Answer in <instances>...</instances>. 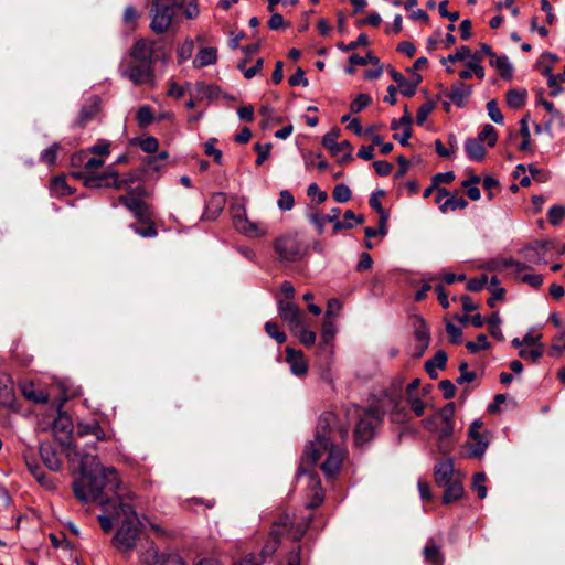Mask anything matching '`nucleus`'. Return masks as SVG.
Returning <instances> with one entry per match:
<instances>
[{
	"label": "nucleus",
	"mask_w": 565,
	"mask_h": 565,
	"mask_svg": "<svg viewBox=\"0 0 565 565\" xmlns=\"http://www.w3.org/2000/svg\"><path fill=\"white\" fill-rule=\"evenodd\" d=\"M13 401V381L8 374H0V406H10Z\"/></svg>",
	"instance_id": "25"
},
{
	"label": "nucleus",
	"mask_w": 565,
	"mask_h": 565,
	"mask_svg": "<svg viewBox=\"0 0 565 565\" xmlns=\"http://www.w3.org/2000/svg\"><path fill=\"white\" fill-rule=\"evenodd\" d=\"M455 404H446L438 413L437 419L440 418L444 424H454Z\"/></svg>",
	"instance_id": "64"
},
{
	"label": "nucleus",
	"mask_w": 565,
	"mask_h": 565,
	"mask_svg": "<svg viewBox=\"0 0 565 565\" xmlns=\"http://www.w3.org/2000/svg\"><path fill=\"white\" fill-rule=\"evenodd\" d=\"M277 204L280 210L290 211L295 204L292 194L287 190L281 191Z\"/></svg>",
	"instance_id": "59"
},
{
	"label": "nucleus",
	"mask_w": 565,
	"mask_h": 565,
	"mask_svg": "<svg viewBox=\"0 0 565 565\" xmlns=\"http://www.w3.org/2000/svg\"><path fill=\"white\" fill-rule=\"evenodd\" d=\"M265 331L278 344L284 343L286 341V339H287L285 332L279 331L278 324L276 322L267 321L265 323Z\"/></svg>",
	"instance_id": "46"
},
{
	"label": "nucleus",
	"mask_w": 565,
	"mask_h": 565,
	"mask_svg": "<svg viewBox=\"0 0 565 565\" xmlns=\"http://www.w3.org/2000/svg\"><path fill=\"white\" fill-rule=\"evenodd\" d=\"M380 413L376 409L364 411L360 415L359 422L354 429L355 444L362 446L370 441L374 436L375 426L380 423Z\"/></svg>",
	"instance_id": "10"
},
{
	"label": "nucleus",
	"mask_w": 565,
	"mask_h": 565,
	"mask_svg": "<svg viewBox=\"0 0 565 565\" xmlns=\"http://www.w3.org/2000/svg\"><path fill=\"white\" fill-rule=\"evenodd\" d=\"M141 225L131 224L129 227L139 236L143 238H152L158 235L156 225L150 217L148 222H139Z\"/></svg>",
	"instance_id": "35"
},
{
	"label": "nucleus",
	"mask_w": 565,
	"mask_h": 565,
	"mask_svg": "<svg viewBox=\"0 0 565 565\" xmlns=\"http://www.w3.org/2000/svg\"><path fill=\"white\" fill-rule=\"evenodd\" d=\"M526 96V90L511 89L507 93V104L513 109H520L525 104Z\"/></svg>",
	"instance_id": "37"
},
{
	"label": "nucleus",
	"mask_w": 565,
	"mask_h": 565,
	"mask_svg": "<svg viewBox=\"0 0 565 565\" xmlns=\"http://www.w3.org/2000/svg\"><path fill=\"white\" fill-rule=\"evenodd\" d=\"M296 333H298V337H299V340L302 344L307 345V347H310V345H313L315 342H316V333L313 331H310V330H307L305 327H303V323L301 324V327L295 331Z\"/></svg>",
	"instance_id": "60"
},
{
	"label": "nucleus",
	"mask_w": 565,
	"mask_h": 565,
	"mask_svg": "<svg viewBox=\"0 0 565 565\" xmlns=\"http://www.w3.org/2000/svg\"><path fill=\"white\" fill-rule=\"evenodd\" d=\"M477 139L482 143L487 142L489 147H493L498 139L494 127L490 124L484 125Z\"/></svg>",
	"instance_id": "40"
},
{
	"label": "nucleus",
	"mask_w": 565,
	"mask_h": 565,
	"mask_svg": "<svg viewBox=\"0 0 565 565\" xmlns=\"http://www.w3.org/2000/svg\"><path fill=\"white\" fill-rule=\"evenodd\" d=\"M232 222L234 228L248 238H260L267 235L268 227L260 222L250 221L247 217L245 202L231 205Z\"/></svg>",
	"instance_id": "7"
},
{
	"label": "nucleus",
	"mask_w": 565,
	"mask_h": 565,
	"mask_svg": "<svg viewBox=\"0 0 565 565\" xmlns=\"http://www.w3.org/2000/svg\"><path fill=\"white\" fill-rule=\"evenodd\" d=\"M423 556L425 562L429 565L444 564V555L440 552V547L433 539L428 540L426 543L423 550Z\"/></svg>",
	"instance_id": "26"
},
{
	"label": "nucleus",
	"mask_w": 565,
	"mask_h": 565,
	"mask_svg": "<svg viewBox=\"0 0 565 565\" xmlns=\"http://www.w3.org/2000/svg\"><path fill=\"white\" fill-rule=\"evenodd\" d=\"M470 49L466 45L460 46L455 53L449 54L447 57H444L441 60L443 64L446 63H455L458 61H465L466 58L470 57Z\"/></svg>",
	"instance_id": "50"
},
{
	"label": "nucleus",
	"mask_w": 565,
	"mask_h": 565,
	"mask_svg": "<svg viewBox=\"0 0 565 565\" xmlns=\"http://www.w3.org/2000/svg\"><path fill=\"white\" fill-rule=\"evenodd\" d=\"M463 495V486L461 482L455 481L449 482L446 486L445 493L443 495V502L448 504L459 500Z\"/></svg>",
	"instance_id": "34"
},
{
	"label": "nucleus",
	"mask_w": 565,
	"mask_h": 565,
	"mask_svg": "<svg viewBox=\"0 0 565 565\" xmlns=\"http://www.w3.org/2000/svg\"><path fill=\"white\" fill-rule=\"evenodd\" d=\"M341 130L338 127L332 128L322 137V146L331 156L339 158L340 162L352 160L353 147L348 140L338 142Z\"/></svg>",
	"instance_id": "9"
},
{
	"label": "nucleus",
	"mask_w": 565,
	"mask_h": 565,
	"mask_svg": "<svg viewBox=\"0 0 565 565\" xmlns=\"http://www.w3.org/2000/svg\"><path fill=\"white\" fill-rule=\"evenodd\" d=\"M551 247L547 241H536L520 250V254L529 264L540 265L546 263V250Z\"/></svg>",
	"instance_id": "13"
},
{
	"label": "nucleus",
	"mask_w": 565,
	"mask_h": 565,
	"mask_svg": "<svg viewBox=\"0 0 565 565\" xmlns=\"http://www.w3.org/2000/svg\"><path fill=\"white\" fill-rule=\"evenodd\" d=\"M119 202L126 206L139 222H148L151 217L149 206L139 198L122 195Z\"/></svg>",
	"instance_id": "17"
},
{
	"label": "nucleus",
	"mask_w": 565,
	"mask_h": 565,
	"mask_svg": "<svg viewBox=\"0 0 565 565\" xmlns=\"http://www.w3.org/2000/svg\"><path fill=\"white\" fill-rule=\"evenodd\" d=\"M367 43V35L365 33H361L355 41H352L348 44L339 43L338 47L343 52H349L355 50L358 46H365Z\"/></svg>",
	"instance_id": "58"
},
{
	"label": "nucleus",
	"mask_w": 565,
	"mask_h": 565,
	"mask_svg": "<svg viewBox=\"0 0 565 565\" xmlns=\"http://www.w3.org/2000/svg\"><path fill=\"white\" fill-rule=\"evenodd\" d=\"M520 125H521L520 134H521L523 140L520 143L519 148L522 151H526L530 149V138H531L530 128L527 125V116H525L521 119Z\"/></svg>",
	"instance_id": "52"
},
{
	"label": "nucleus",
	"mask_w": 565,
	"mask_h": 565,
	"mask_svg": "<svg viewBox=\"0 0 565 565\" xmlns=\"http://www.w3.org/2000/svg\"><path fill=\"white\" fill-rule=\"evenodd\" d=\"M489 332L490 334L498 339L499 341H503L504 337L501 330V319L498 312H494L488 319Z\"/></svg>",
	"instance_id": "41"
},
{
	"label": "nucleus",
	"mask_w": 565,
	"mask_h": 565,
	"mask_svg": "<svg viewBox=\"0 0 565 565\" xmlns=\"http://www.w3.org/2000/svg\"><path fill=\"white\" fill-rule=\"evenodd\" d=\"M216 142V139L215 138H211L209 139L204 147H205V154L210 156V157H213L214 161L217 163V164H222V158H223V154H222V151L220 149H216L214 147V143Z\"/></svg>",
	"instance_id": "61"
},
{
	"label": "nucleus",
	"mask_w": 565,
	"mask_h": 565,
	"mask_svg": "<svg viewBox=\"0 0 565 565\" xmlns=\"http://www.w3.org/2000/svg\"><path fill=\"white\" fill-rule=\"evenodd\" d=\"M285 352L286 362L290 366V372L298 377L305 376L308 373V363L302 351L287 347Z\"/></svg>",
	"instance_id": "18"
},
{
	"label": "nucleus",
	"mask_w": 565,
	"mask_h": 565,
	"mask_svg": "<svg viewBox=\"0 0 565 565\" xmlns=\"http://www.w3.org/2000/svg\"><path fill=\"white\" fill-rule=\"evenodd\" d=\"M23 395L31 401L36 403H46L49 401V395L43 390H34L33 384L25 385L23 387Z\"/></svg>",
	"instance_id": "39"
},
{
	"label": "nucleus",
	"mask_w": 565,
	"mask_h": 565,
	"mask_svg": "<svg viewBox=\"0 0 565 565\" xmlns=\"http://www.w3.org/2000/svg\"><path fill=\"white\" fill-rule=\"evenodd\" d=\"M154 41L145 38L138 39L130 50V57L134 62L153 65Z\"/></svg>",
	"instance_id": "14"
},
{
	"label": "nucleus",
	"mask_w": 565,
	"mask_h": 565,
	"mask_svg": "<svg viewBox=\"0 0 565 565\" xmlns=\"http://www.w3.org/2000/svg\"><path fill=\"white\" fill-rule=\"evenodd\" d=\"M277 308L279 317L289 324L291 331H296L301 327L303 316L297 305L280 299L278 300Z\"/></svg>",
	"instance_id": "12"
},
{
	"label": "nucleus",
	"mask_w": 565,
	"mask_h": 565,
	"mask_svg": "<svg viewBox=\"0 0 565 565\" xmlns=\"http://www.w3.org/2000/svg\"><path fill=\"white\" fill-rule=\"evenodd\" d=\"M335 333H337V327L333 323V321L326 319L322 324V332H321L322 341L326 344L330 343L332 341V339L334 338Z\"/></svg>",
	"instance_id": "56"
},
{
	"label": "nucleus",
	"mask_w": 565,
	"mask_h": 565,
	"mask_svg": "<svg viewBox=\"0 0 565 565\" xmlns=\"http://www.w3.org/2000/svg\"><path fill=\"white\" fill-rule=\"evenodd\" d=\"M371 104V97L366 94H359L355 99L351 103L350 109L352 113H360L366 106Z\"/></svg>",
	"instance_id": "62"
},
{
	"label": "nucleus",
	"mask_w": 565,
	"mask_h": 565,
	"mask_svg": "<svg viewBox=\"0 0 565 565\" xmlns=\"http://www.w3.org/2000/svg\"><path fill=\"white\" fill-rule=\"evenodd\" d=\"M414 328L416 345L413 355L419 358L429 345L430 334L426 322L422 318L416 319Z\"/></svg>",
	"instance_id": "19"
},
{
	"label": "nucleus",
	"mask_w": 565,
	"mask_h": 565,
	"mask_svg": "<svg viewBox=\"0 0 565 565\" xmlns=\"http://www.w3.org/2000/svg\"><path fill=\"white\" fill-rule=\"evenodd\" d=\"M72 166H82L75 175L83 181L86 188L120 189L125 183L113 168L98 172V169L104 166V160L94 157L87 158L86 152L74 154Z\"/></svg>",
	"instance_id": "4"
},
{
	"label": "nucleus",
	"mask_w": 565,
	"mask_h": 565,
	"mask_svg": "<svg viewBox=\"0 0 565 565\" xmlns=\"http://www.w3.org/2000/svg\"><path fill=\"white\" fill-rule=\"evenodd\" d=\"M548 221L552 225L557 226L565 218V206L553 205L547 213Z\"/></svg>",
	"instance_id": "47"
},
{
	"label": "nucleus",
	"mask_w": 565,
	"mask_h": 565,
	"mask_svg": "<svg viewBox=\"0 0 565 565\" xmlns=\"http://www.w3.org/2000/svg\"><path fill=\"white\" fill-rule=\"evenodd\" d=\"M490 347L487 335L481 333L477 337L476 341H468L466 348L469 352L476 353L480 350H486Z\"/></svg>",
	"instance_id": "49"
},
{
	"label": "nucleus",
	"mask_w": 565,
	"mask_h": 565,
	"mask_svg": "<svg viewBox=\"0 0 565 565\" xmlns=\"http://www.w3.org/2000/svg\"><path fill=\"white\" fill-rule=\"evenodd\" d=\"M26 466H28L29 471L32 473V476L39 483H41L45 488L53 487L51 479L47 478L46 473L39 465L26 460Z\"/></svg>",
	"instance_id": "38"
},
{
	"label": "nucleus",
	"mask_w": 565,
	"mask_h": 565,
	"mask_svg": "<svg viewBox=\"0 0 565 565\" xmlns=\"http://www.w3.org/2000/svg\"><path fill=\"white\" fill-rule=\"evenodd\" d=\"M278 262L289 265L301 262L308 254L309 246L298 233L278 236L273 244Z\"/></svg>",
	"instance_id": "6"
},
{
	"label": "nucleus",
	"mask_w": 565,
	"mask_h": 565,
	"mask_svg": "<svg viewBox=\"0 0 565 565\" xmlns=\"http://www.w3.org/2000/svg\"><path fill=\"white\" fill-rule=\"evenodd\" d=\"M139 19V13L134 6H127L124 10L122 21L125 25L129 28L130 31H134L137 26V21Z\"/></svg>",
	"instance_id": "43"
},
{
	"label": "nucleus",
	"mask_w": 565,
	"mask_h": 565,
	"mask_svg": "<svg viewBox=\"0 0 565 565\" xmlns=\"http://www.w3.org/2000/svg\"><path fill=\"white\" fill-rule=\"evenodd\" d=\"M51 189L55 194L61 196L71 194L70 186L63 177L53 178Z\"/></svg>",
	"instance_id": "53"
},
{
	"label": "nucleus",
	"mask_w": 565,
	"mask_h": 565,
	"mask_svg": "<svg viewBox=\"0 0 565 565\" xmlns=\"http://www.w3.org/2000/svg\"><path fill=\"white\" fill-rule=\"evenodd\" d=\"M216 61L217 50L215 47H203L198 52L193 65L196 68H202L215 64Z\"/></svg>",
	"instance_id": "29"
},
{
	"label": "nucleus",
	"mask_w": 565,
	"mask_h": 565,
	"mask_svg": "<svg viewBox=\"0 0 565 565\" xmlns=\"http://www.w3.org/2000/svg\"><path fill=\"white\" fill-rule=\"evenodd\" d=\"M74 457L68 454L70 460H77L79 477L73 482V492L81 502H97L105 514L98 515V522L104 532L113 529V521H120L122 513L116 492L130 490L124 486L115 468H105L96 454V447L88 451H78L74 448Z\"/></svg>",
	"instance_id": "1"
},
{
	"label": "nucleus",
	"mask_w": 565,
	"mask_h": 565,
	"mask_svg": "<svg viewBox=\"0 0 565 565\" xmlns=\"http://www.w3.org/2000/svg\"><path fill=\"white\" fill-rule=\"evenodd\" d=\"M216 95V87L213 85H207L203 82H199L195 84V97L196 98H213Z\"/></svg>",
	"instance_id": "48"
},
{
	"label": "nucleus",
	"mask_w": 565,
	"mask_h": 565,
	"mask_svg": "<svg viewBox=\"0 0 565 565\" xmlns=\"http://www.w3.org/2000/svg\"><path fill=\"white\" fill-rule=\"evenodd\" d=\"M39 451L44 465L52 471H58L62 467V461L57 455L56 449L50 443H41Z\"/></svg>",
	"instance_id": "22"
},
{
	"label": "nucleus",
	"mask_w": 565,
	"mask_h": 565,
	"mask_svg": "<svg viewBox=\"0 0 565 565\" xmlns=\"http://www.w3.org/2000/svg\"><path fill=\"white\" fill-rule=\"evenodd\" d=\"M487 476L484 472H477L472 478V487L477 491L479 499H484L487 497V487H486Z\"/></svg>",
	"instance_id": "45"
},
{
	"label": "nucleus",
	"mask_w": 565,
	"mask_h": 565,
	"mask_svg": "<svg viewBox=\"0 0 565 565\" xmlns=\"http://www.w3.org/2000/svg\"><path fill=\"white\" fill-rule=\"evenodd\" d=\"M153 120V115L149 106H142L137 111V121L141 127L149 126Z\"/></svg>",
	"instance_id": "57"
},
{
	"label": "nucleus",
	"mask_w": 565,
	"mask_h": 565,
	"mask_svg": "<svg viewBox=\"0 0 565 565\" xmlns=\"http://www.w3.org/2000/svg\"><path fill=\"white\" fill-rule=\"evenodd\" d=\"M435 481L438 487H446L451 482L454 475V463L451 460H445L435 466Z\"/></svg>",
	"instance_id": "24"
},
{
	"label": "nucleus",
	"mask_w": 565,
	"mask_h": 565,
	"mask_svg": "<svg viewBox=\"0 0 565 565\" xmlns=\"http://www.w3.org/2000/svg\"><path fill=\"white\" fill-rule=\"evenodd\" d=\"M311 522V516L298 518L295 514L284 513L277 518L269 533V537L258 554L245 555L234 565H262L277 550L282 540L298 542L306 534Z\"/></svg>",
	"instance_id": "3"
},
{
	"label": "nucleus",
	"mask_w": 565,
	"mask_h": 565,
	"mask_svg": "<svg viewBox=\"0 0 565 565\" xmlns=\"http://www.w3.org/2000/svg\"><path fill=\"white\" fill-rule=\"evenodd\" d=\"M99 99L97 96L90 97L81 108L76 126H86L98 113Z\"/></svg>",
	"instance_id": "23"
},
{
	"label": "nucleus",
	"mask_w": 565,
	"mask_h": 565,
	"mask_svg": "<svg viewBox=\"0 0 565 565\" xmlns=\"http://www.w3.org/2000/svg\"><path fill=\"white\" fill-rule=\"evenodd\" d=\"M151 74L152 65L134 61L125 71V75L136 85L146 83L151 77Z\"/></svg>",
	"instance_id": "20"
},
{
	"label": "nucleus",
	"mask_w": 565,
	"mask_h": 565,
	"mask_svg": "<svg viewBox=\"0 0 565 565\" xmlns=\"http://www.w3.org/2000/svg\"><path fill=\"white\" fill-rule=\"evenodd\" d=\"M348 433V428L339 425L333 412L322 413L318 420L316 438L305 449V458L315 465L327 456L320 469L327 478H333L340 471L347 455L344 448L335 443L338 439H345Z\"/></svg>",
	"instance_id": "2"
},
{
	"label": "nucleus",
	"mask_w": 565,
	"mask_h": 565,
	"mask_svg": "<svg viewBox=\"0 0 565 565\" xmlns=\"http://www.w3.org/2000/svg\"><path fill=\"white\" fill-rule=\"evenodd\" d=\"M377 195H384V191H379L377 193H373L370 198L369 203H370V206L380 214L381 231L383 234H385L386 233L385 225H386V221H387V214L384 211Z\"/></svg>",
	"instance_id": "36"
},
{
	"label": "nucleus",
	"mask_w": 565,
	"mask_h": 565,
	"mask_svg": "<svg viewBox=\"0 0 565 565\" xmlns=\"http://www.w3.org/2000/svg\"><path fill=\"white\" fill-rule=\"evenodd\" d=\"M469 61L467 62L468 68H470L473 74L479 78L482 79L484 77V70L481 66L482 58L480 56V53H470V57H468Z\"/></svg>",
	"instance_id": "44"
},
{
	"label": "nucleus",
	"mask_w": 565,
	"mask_h": 565,
	"mask_svg": "<svg viewBox=\"0 0 565 565\" xmlns=\"http://www.w3.org/2000/svg\"><path fill=\"white\" fill-rule=\"evenodd\" d=\"M254 150L257 152V158L255 163L257 166H262L265 160L268 159L271 150V143H256L254 146Z\"/></svg>",
	"instance_id": "55"
},
{
	"label": "nucleus",
	"mask_w": 565,
	"mask_h": 565,
	"mask_svg": "<svg viewBox=\"0 0 565 565\" xmlns=\"http://www.w3.org/2000/svg\"><path fill=\"white\" fill-rule=\"evenodd\" d=\"M487 110L489 117L495 122V124H502L504 120V117L501 113V110L498 107V104L494 99L489 100L487 103Z\"/></svg>",
	"instance_id": "63"
},
{
	"label": "nucleus",
	"mask_w": 565,
	"mask_h": 565,
	"mask_svg": "<svg viewBox=\"0 0 565 565\" xmlns=\"http://www.w3.org/2000/svg\"><path fill=\"white\" fill-rule=\"evenodd\" d=\"M472 88L470 85L465 84L459 81L454 83L448 90H445L443 94L445 97L450 99L456 106L463 107L466 105L467 98L471 95Z\"/></svg>",
	"instance_id": "21"
},
{
	"label": "nucleus",
	"mask_w": 565,
	"mask_h": 565,
	"mask_svg": "<svg viewBox=\"0 0 565 565\" xmlns=\"http://www.w3.org/2000/svg\"><path fill=\"white\" fill-rule=\"evenodd\" d=\"M465 151L471 161H482L486 156V148L483 143L477 138H469L465 141Z\"/></svg>",
	"instance_id": "27"
},
{
	"label": "nucleus",
	"mask_w": 565,
	"mask_h": 565,
	"mask_svg": "<svg viewBox=\"0 0 565 565\" xmlns=\"http://www.w3.org/2000/svg\"><path fill=\"white\" fill-rule=\"evenodd\" d=\"M142 562L146 565H185L184 561L179 555L160 554L158 548L154 546H150L142 554Z\"/></svg>",
	"instance_id": "16"
},
{
	"label": "nucleus",
	"mask_w": 565,
	"mask_h": 565,
	"mask_svg": "<svg viewBox=\"0 0 565 565\" xmlns=\"http://www.w3.org/2000/svg\"><path fill=\"white\" fill-rule=\"evenodd\" d=\"M224 199L222 194H215L211 198L209 205L203 214L205 220H215L222 212Z\"/></svg>",
	"instance_id": "33"
},
{
	"label": "nucleus",
	"mask_w": 565,
	"mask_h": 565,
	"mask_svg": "<svg viewBox=\"0 0 565 565\" xmlns=\"http://www.w3.org/2000/svg\"><path fill=\"white\" fill-rule=\"evenodd\" d=\"M179 11L174 0H153L150 9V29L156 34L166 33Z\"/></svg>",
	"instance_id": "8"
},
{
	"label": "nucleus",
	"mask_w": 565,
	"mask_h": 565,
	"mask_svg": "<svg viewBox=\"0 0 565 565\" xmlns=\"http://www.w3.org/2000/svg\"><path fill=\"white\" fill-rule=\"evenodd\" d=\"M349 62L352 65H366L367 63H371L373 65H379L380 60L376 56H374L371 52H369L365 56L352 54L349 57Z\"/></svg>",
	"instance_id": "54"
},
{
	"label": "nucleus",
	"mask_w": 565,
	"mask_h": 565,
	"mask_svg": "<svg viewBox=\"0 0 565 565\" xmlns=\"http://www.w3.org/2000/svg\"><path fill=\"white\" fill-rule=\"evenodd\" d=\"M75 436L79 438L94 437L97 441H111L115 433L110 427H103L98 420H78L75 426Z\"/></svg>",
	"instance_id": "11"
},
{
	"label": "nucleus",
	"mask_w": 565,
	"mask_h": 565,
	"mask_svg": "<svg viewBox=\"0 0 565 565\" xmlns=\"http://www.w3.org/2000/svg\"><path fill=\"white\" fill-rule=\"evenodd\" d=\"M435 201L439 204V209L443 213L463 210L468 205V202L463 196L450 195V192L446 189H438V194L436 195Z\"/></svg>",
	"instance_id": "15"
},
{
	"label": "nucleus",
	"mask_w": 565,
	"mask_h": 565,
	"mask_svg": "<svg viewBox=\"0 0 565 565\" xmlns=\"http://www.w3.org/2000/svg\"><path fill=\"white\" fill-rule=\"evenodd\" d=\"M119 500V508L122 513L121 525L117 530L113 542L122 552L131 551L140 534V521L132 504L134 493L131 490L116 492Z\"/></svg>",
	"instance_id": "5"
},
{
	"label": "nucleus",
	"mask_w": 565,
	"mask_h": 565,
	"mask_svg": "<svg viewBox=\"0 0 565 565\" xmlns=\"http://www.w3.org/2000/svg\"><path fill=\"white\" fill-rule=\"evenodd\" d=\"M447 363V353L443 350L436 352L433 359L428 360L425 363V370L429 374L431 379H436L438 376L437 369H445Z\"/></svg>",
	"instance_id": "30"
},
{
	"label": "nucleus",
	"mask_w": 565,
	"mask_h": 565,
	"mask_svg": "<svg viewBox=\"0 0 565 565\" xmlns=\"http://www.w3.org/2000/svg\"><path fill=\"white\" fill-rule=\"evenodd\" d=\"M490 64L494 66L502 78L511 79L513 75V66L508 56L501 55L490 60Z\"/></svg>",
	"instance_id": "31"
},
{
	"label": "nucleus",
	"mask_w": 565,
	"mask_h": 565,
	"mask_svg": "<svg viewBox=\"0 0 565 565\" xmlns=\"http://www.w3.org/2000/svg\"><path fill=\"white\" fill-rule=\"evenodd\" d=\"M332 196L337 202L345 203L351 199L352 193L348 185L341 183L334 186Z\"/></svg>",
	"instance_id": "51"
},
{
	"label": "nucleus",
	"mask_w": 565,
	"mask_h": 565,
	"mask_svg": "<svg viewBox=\"0 0 565 565\" xmlns=\"http://www.w3.org/2000/svg\"><path fill=\"white\" fill-rule=\"evenodd\" d=\"M308 486L312 489L313 495H312V499L307 503L306 508L311 510L322 503L323 492H322L320 479L316 473H310L308 476Z\"/></svg>",
	"instance_id": "28"
},
{
	"label": "nucleus",
	"mask_w": 565,
	"mask_h": 565,
	"mask_svg": "<svg viewBox=\"0 0 565 565\" xmlns=\"http://www.w3.org/2000/svg\"><path fill=\"white\" fill-rule=\"evenodd\" d=\"M472 443L469 449V457L471 458H480L486 452L489 446V439L486 435L480 434L473 437H470Z\"/></svg>",
	"instance_id": "32"
},
{
	"label": "nucleus",
	"mask_w": 565,
	"mask_h": 565,
	"mask_svg": "<svg viewBox=\"0 0 565 565\" xmlns=\"http://www.w3.org/2000/svg\"><path fill=\"white\" fill-rule=\"evenodd\" d=\"M194 42L191 39H186L177 50L178 63L182 64L188 61L193 53Z\"/></svg>",
	"instance_id": "42"
}]
</instances>
